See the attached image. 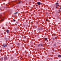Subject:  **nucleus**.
Wrapping results in <instances>:
<instances>
[{
  "label": "nucleus",
  "mask_w": 61,
  "mask_h": 61,
  "mask_svg": "<svg viewBox=\"0 0 61 61\" xmlns=\"http://www.w3.org/2000/svg\"><path fill=\"white\" fill-rule=\"evenodd\" d=\"M37 4L38 5H40V4H41V3L39 2H37Z\"/></svg>",
  "instance_id": "1"
},
{
  "label": "nucleus",
  "mask_w": 61,
  "mask_h": 61,
  "mask_svg": "<svg viewBox=\"0 0 61 61\" xmlns=\"http://www.w3.org/2000/svg\"><path fill=\"white\" fill-rule=\"evenodd\" d=\"M4 59L6 60L7 59V57H5L4 58Z\"/></svg>",
  "instance_id": "2"
},
{
  "label": "nucleus",
  "mask_w": 61,
  "mask_h": 61,
  "mask_svg": "<svg viewBox=\"0 0 61 61\" xmlns=\"http://www.w3.org/2000/svg\"><path fill=\"white\" fill-rule=\"evenodd\" d=\"M3 58H1V59H0V61H3Z\"/></svg>",
  "instance_id": "3"
},
{
  "label": "nucleus",
  "mask_w": 61,
  "mask_h": 61,
  "mask_svg": "<svg viewBox=\"0 0 61 61\" xmlns=\"http://www.w3.org/2000/svg\"><path fill=\"white\" fill-rule=\"evenodd\" d=\"M6 31L7 33H9V30H7Z\"/></svg>",
  "instance_id": "4"
},
{
  "label": "nucleus",
  "mask_w": 61,
  "mask_h": 61,
  "mask_svg": "<svg viewBox=\"0 0 61 61\" xmlns=\"http://www.w3.org/2000/svg\"><path fill=\"white\" fill-rule=\"evenodd\" d=\"M3 46H4V47H5V45L3 44L2 45Z\"/></svg>",
  "instance_id": "5"
},
{
  "label": "nucleus",
  "mask_w": 61,
  "mask_h": 61,
  "mask_svg": "<svg viewBox=\"0 0 61 61\" xmlns=\"http://www.w3.org/2000/svg\"><path fill=\"white\" fill-rule=\"evenodd\" d=\"M58 57H61V56L60 55H59L58 56Z\"/></svg>",
  "instance_id": "6"
},
{
  "label": "nucleus",
  "mask_w": 61,
  "mask_h": 61,
  "mask_svg": "<svg viewBox=\"0 0 61 61\" xmlns=\"http://www.w3.org/2000/svg\"><path fill=\"white\" fill-rule=\"evenodd\" d=\"M47 39V38H45V41H46V40Z\"/></svg>",
  "instance_id": "7"
},
{
  "label": "nucleus",
  "mask_w": 61,
  "mask_h": 61,
  "mask_svg": "<svg viewBox=\"0 0 61 61\" xmlns=\"http://www.w3.org/2000/svg\"><path fill=\"white\" fill-rule=\"evenodd\" d=\"M17 44L18 45V46H19V45H20L19 43H17Z\"/></svg>",
  "instance_id": "8"
},
{
  "label": "nucleus",
  "mask_w": 61,
  "mask_h": 61,
  "mask_svg": "<svg viewBox=\"0 0 61 61\" xmlns=\"http://www.w3.org/2000/svg\"><path fill=\"white\" fill-rule=\"evenodd\" d=\"M18 12H16L14 13V14H17Z\"/></svg>",
  "instance_id": "9"
},
{
  "label": "nucleus",
  "mask_w": 61,
  "mask_h": 61,
  "mask_svg": "<svg viewBox=\"0 0 61 61\" xmlns=\"http://www.w3.org/2000/svg\"><path fill=\"white\" fill-rule=\"evenodd\" d=\"M40 46V44H39L38 45V47H39V46Z\"/></svg>",
  "instance_id": "10"
},
{
  "label": "nucleus",
  "mask_w": 61,
  "mask_h": 61,
  "mask_svg": "<svg viewBox=\"0 0 61 61\" xmlns=\"http://www.w3.org/2000/svg\"><path fill=\"white\" fill-rule=\"evenodd\" d=\"M41 46H43V45L42 44H41Z\"/></svg>",
  "instance_id": "11"
},
{
  "label": "nucleus",
  "mask_w": 61,
  "mask_h": 61,
  "mask_svg": "<svg viewBox=\"0 0 61 61\" xmlns=\"http://www.w3.org/2000/svg\"><path fill=\"white\" fill-rule=\"evenodd\" d=\"M56 5H58V3H56Z\"/></svg>",
  "instance_id": "12"
},
{
  "label": "nucleus",
  "mask_w": 61,
  "mask_h": 61,
  "mask_svg": "<svg viewBox=\"0 0 61 61\" xmlns=\"http://www.w3.org/2000/svg\"><path fill=\"white\" fill-rule=\"evenodd\" d=\"M54 46H56V44H55L54 45Z\"/></svg>",
  "instance_id": "13"
},
{
  "label": "nucleus",
  "mask_w": 61,
  "mask_h": 61,
  "mask_svg": "<svg viewBox=\"0 0 61 61\" xmlns=\"http://www.w3.org/2000/svg\"><path fill=\"white\" fill-rule=\"evenodd\" d=\"M59 6V5H56V7H57V6Z\"/></svg>",
  "instance_id": "14"
},
{
  "label": "nucleus",
  "mask_w": 61,
  "mask_h": 61,
  "mask_svg": "<svg viewBox=\"0 0 61 61\" xmlns=\"http://www.w3.org/2000/svg\"><path fill=\"white\" fill-rule=\"evenodd\" d=\"M21 2H18V4H20V3Z\"/></svg>",
  "instance_id": "15"
},
{
  "label": "nucleus",
  "mask_w": 61,
  "mask_h": 61,
  "mask_svg": "<svg viewBox=\"0 0 61 61\" xmlns=\"http://www.w3.org/2000/svg\"><path fill=\"white\" fill-rule=\"evenodd\" d=\"M3 19H1V20H0V21H3Z\"/></svg>",
  "instance_id": "16"
},
{
  "label": "nucleus",
  "mask_w": 61,
  "mask_h": 61,
  "mask_svg": "<svg viewBox=\"0 0 61 61\" xmlns=\"http://www.w3.org/2000/svg\"><path fill=\"white\" fill-rule=\"evenodd\" d=\"M13 20L14 21H15V20L14 19H13Z\"/></svg>",
  "instance_id": "17"
},
{
  "label": "nucleus",
  "mask_w": 61,
  "mask_h": 61,
  "mask_svg": "<svg viewBox=\"0 0 61 61\" xmlns=\"http://www.w3.org/2000/svg\"><path fill=\"white\" fill-rule=\"evenodd\" d=\"M15 30H17V29L16 28H15Z\"/></svg>",
  "instance_id": "18"
},
{
  "label": "nucleus",
  "mask_w": 61,
  "mask_h": 61,
  "mask_svg": "<svg viewBox=\"0 0 61 61\" xmlns=\"http://www.w3.org/2000/svg\"><path fill=\"white\" fill-rule=\"evenodd\" d=\"M5 46H7V45H5Z\"/></svg>",
  "instance_id": "19"
},
{
  "label": "nucleus",
  "mask_w": 61,
  "mask_h": 61,
  "mask_svg": "<svg viewBox=\"0 0 61 61\" xmlns=\"http://www.w3.org/2000/svg\"><path fill=\"white\" fill-rule=\"evenodd\" d=\"M46 21H47V20H47V19H46Z\"/></svg>",
  "instance_id": "20"
},
{
  "label": "nucleus",
  "mask_w": 61,
  "mask_h": 61,
  "mask_svg": "<svg viewBox=\"0 0 61 61\" xmlns=\"http://www.w3.org/2000/svg\"><path fill=\"white\" fill-rule=\"evenodd\" d=\"M55 38H57L56 37H55Z\"/></svg>",
  "instance_id": "21"
},
{
  "label": "nucleus",
  "mask_w": 61,
  "mask_h": 61,
  "mask_svg": "<svg viewBox=\"0 0 61 61\" xmlns=\"http://www.w3.org/2000/svg\"><path fill=\"white\" fill-rule=\"evenodd\" d=\"M1 15H0V17H1Z\"/></svg>",
  "instance_id": "22"
},
{
  "label": "nucleus",
  "mask_w": 61,
  "mask_h": 61,
  "mask_svg": "<svg viewBox=\"0 0 61 61\" xmlns=\"http://www.w3.org/2000/svg\"><path fill=\"white\" fill-rule=\"evenodd\" d=\"M55 36H56V35H54Z\"/></svg>",
  "instance_id": "23"
},
{
  "label": "nucleus",
  "mask_w": 61,
  "mask_h": 61,
  "mask_svg": "<svg viewBox=\"0 0 61 61\" xmlns=\"http://www.w3.org/2000/svg\"><path fill=\"white\" fill-rule=\"evenodd\" d=\"M22 58V57H21L20 58Z\"/></svg>",
  "instance_id": "24"
},
{
  "label": "nucleus",
  "mask_w": 61,
  "mask_h": 61,
  "mask_svg": "<svg viewBox=\"0 0 61 61\" xmlns=\"http://www.w3.org/2000/svg\"><path fill=\"white\" fill-rule=\"evenodd\" d=\"M46 14H47V13H46Z\"/></svg>",
  "instance_id": "25"
},
{
  "label": "nucleus",
  "mask_w": 61,
  "mask_h": 61,
  "mask_svg": "<svg viewBox=\"0 0 61 61\" xmlns=\"http://www.w3.org/2000/svg\"><path fill=\"white\" fill-rule=\"evenodd\" d=\"M13 22H14V21H13Z\"/></svg>",
  "instance_id": "26"
},
{
  "label": "nucleus",
  "mask_w": 61,
  "mask_h": 61,
  "mask_svg": "<svg viewBox=\"0 0 61 61\" xmlns=\"http://www.w3.org/2000/svg\"><path fill=\"white\" fill-rule=\"evenodd\" d=\"M0 10H1V9H0Z\"/></svg>",
  "instance_id": "27"
}]
</instances>
